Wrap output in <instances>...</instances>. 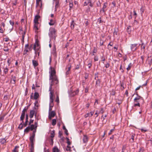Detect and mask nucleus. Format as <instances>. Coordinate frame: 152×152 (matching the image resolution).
<instances>
[{"instance_id":"nucleus-1","label":"nucleus","mask_w":152,"mask_h":152,"mask_svg":"<svg viewBox=\"0 0 152 152\" xmlns=\"http://www.w3.org/2000/svg\"><path fill=\"white\" fill-rule=\"evenodd\" d=\"M49 73L50 74V80H51L49 89V91L50 92V104L49 111L50 112L51 111L52 107L53 106V94L54 91L53 89L52 86L55 84H57L58 83V81L56 75V71L54 68H51V70L49 72Z\"/></svg>"},{"instance_id":"nucleus-2","label":"nucleus","mask_w":152,"mask_h":152,"mask_svg":"<svg viewBox=\"0 0 152 152\" xmlns=\"http://www.w3.org/2000/svg\"><path fill=\"white\" fill-rule=\"evenodd\" d=\"M137 44H131L130 45V49L133 52L136 50L138 49V48L137 47Z\"/></svg>"},{"instance_id":"nucleus-3","label":"nucleus","mask_w":152,"mask_h":152,"mask_svg":"<svg viewBox=\"0 0 152 152\" xmlns=\"http://www.w3.org/2000/svg\"><path fill=\"white\" fill-rule=\"evenodd\" d=\"M50 33H49L50 37H53L55 36L56 30L54 28H51L50 29Z\"/></svg>"},{"instance_id":"nucleus-4","label":"nucleus","mask_w":152,"mask_h":152,"mask_svg":"<svg viewBox=\"0 0 152 152\" xmlns=\"http://www.w3.org/2000/svg\"><path fill=\"white\" fill-rule=\"evenodd\" d=\"M26 31H23L22 30H20V34H21L22 35V42H24V40L25 37V35L26 34Z\"/></svg>"},{"instance_id":"nucleus-5","label":"nucleus","mask_w":152,"mask_h":152,"mask_svg":"<svg viewBox=\"0 0 152 152\" xmlns=\"http://www.w3.org/2000/svg\"><path fill=\"white\" fill-rule=\"evenodd\" d=\"M107 2H105L104 3L103 7L102 9L100 10V12H101L102 11L103 12H104L106 11V10H105V9L107 7Z\"/></svg>"},{"instance_id":"nucleus-6","label":"nucleus","mask_w":152,"mask_h":152,"mask_svg":"<svg viewBox=\"0 0 152 152\" xmlns=\"http://www.w3.org/2000/svg\"><path fill=\"white\" fill-rule=\"evenodd\" d=\"M56 113L54 111H52L49 113V118L51 119L55 115Z\"/></svg>"},{"instance_id":"nucleus-7","label":"nucleus","mask_w":152,"mask_h":152,"mask_svg":"<svg viewBox=\"0 0 152 152\" xmlns=\"http://www.w3.org/2000/svg\"><path fill=\"white\" fill-rule=\"evenodd\" d=\"M40 16L39 15H36L35 16L34 19V23H38V20L40 18Z\"/></svg>"},{"instance_id":"nucleus-8","label":"nucleus","mask_w":152,"mask_h":152,"mask_svg":"<svg viewBox=\"0 0 152 152\" xmlns=\"http://www.w3.org/2000/svg\"><path fill=\"white\" fill-rule=\"evenodd\" d=\"M16 77L15 76L12 75L11 78V83L13 84H15L16 80Z\"/></svg>"},{"instance_id":"nucleus-9","label":"nucleus","mask_w":152,"mask_h":152,"mask_svg":"<svg viewBox=\"0 0 152 152\" xmlns=\"http://www.w3.org/2000/svg\"><path fill=\"white\" fill-rule=\"evenodd\" d=\"M34 29L35 30L36 32H37V31L38 30V25L39 24V23H34Z\"/></svg>"},{"instance_id":"nucleus-10","label":"nucleus","mask_w":152,"mask_h":152,"mask_svg":"<svg viewBox=\"0 0 152 152\" xmlns=\"http://www.w3.org/2000/svg\"><path fill=\"white\" fill-rule=\"evenodd\" d=\"M59 7V1L58 0H56V5L55 6V11H56L57 8Z\"/></svg>"},{"instance_id":"nucleus-11","label":"nucleus","mask_w":152,"mask_h":152,"mask_svg":"<svg viewBox=\"0 0 152 152\" xmlns=\"http://www.w3.org/2000/svg\"><path fill=\"white\" fill-rule=\"evenodd\" d=\"M7 142L5 138H1L0 139V142L2 144L6 143Z\"/></svg>"},{"instance_id":"nucleus-12","label":"nucleus","mask_w":152,"mask_h":152,"mask_svg":"<svg viewBox=\"0 0 152 152\" xmlns=\"http://www.w3.org/2000/svg\"><path fill=\"white\" fill-rule=\"evenodd\" d=\"M83 140L84 143H86L88 141V137L86 135H84Z\"/></svg>"},{"instance_id":"nucleus-13","label":"nucleus","mask_w":152,"mask_h":152,"mask_svg":"<svg viewBox=\"0 0 152 152\" xmlns=\"http://www.w3.org/2000/svg\"><path fill=\"white\" fill-rule=\"evenodd\" d=\"M136 94L137 95V96L134 98V100H137L139 101V100L140 99L143 100V98L142 97H141L140 96L138 95V94L137 93Z\"/></svg>"},{"instance_id":"nucleus-14","label":"nucleus","mask_w":152,"mask_h":152,"mask_svg":"<svg viewBox=\"0 0 152 152\" xmlns=\"http://www.w3.org/2000/svg\"><path fill=\"white\" fill-rule=\"evenodd\" d=\"M28 116L27 115H26V122L25 123H23V126L25 127H26L27 126L28 123Z\"/></svg>"},{"instance_id":"nucleus-15","label":"nucleus","mask_w":152,"mask_h":152,"mask_svg":"<svg viewBox=\"0 0 152 152\" xmlns=\"http://www.w3.org/2000/svg\"><path fill=\"white\" fill-rule=\"evenodd\" d=\"M32 64L34 66V67L37 66L38 65V62L36 60H32Z\"/></svg>"},{"instance_id":"nucleus-16","label":"nucleus","mask_w":152,"mask_h":152,"mask_svg":"<svg viewBox=\"0 0 152 152\" xmlns=\"http://www.w3.org/2000/svg\"><path fill=\"white\" fill-rule=\"evenodd\" d=\"M79 92V90L78 89H77L76 91H74L73 92L71 93L72 94V96H74L75 95H76Z\"/></svg>"},{"instance_id":"nucleus-17","label":"nucleus","mask_w":152,"mask_h":152,"mask_svg":"<svg viewBox=\"0 0 152 152\" xmlns=\"http://www.w3.org/2000/svg\"><path fill=\"white\" fill-rule=\"evenodd\" d=\"M34 111L33 110H31L30 111V118H32L34 115Z\"/></svg>"},{"instance_id":"nucleus-18","label":"nucleus","mask_w":152,"mask_h":152,"mask_svg":"<svg viewBox=\"0 0 152 152\" xmlns=\"http://www.w3.org/2000/svg\"><path fill=\"white\" fill-rule=\"evenodd\" d=\"M29 45L28 44H26L25 46V48L24 49V51H26V52H27L29 50Z\"/></svg>"},{"instance_id":"nucleus-19","label":"nucleus","mask_w":152,"mask_h":152,"mask_svg":"<svg viewBox=\"0 0 152 152\" xmlns=\"http://www.w3.org/2000/svg\"><path fill=\"white\" fill-rule=\"evenodd\" d=\"M35 138L30 137V141L31 144H34V142L35 140Z\"/></svg>"},{"instance_id":"nucleus-20","label":"nucleus","mask_w":152,"mask_h":152,"mask_svg":"<svg viewBox=\"0 0 152 152\" xmlns=\"http://www.w3.org/2000/svg\"><path fill=\"white\" fill-rule=\"evenodd\" d=\"M39 96V94L37 92H35L34 94V98L35 99H37Z\"/></svg>"},{"instance_id":"nucleus-21","label":"nucleus","mask_w":152,"mask_h":152,"mask_svg":"<svg viewBox=\"0 0 152 152\" xmlns=\"http://www.w3.org/2000/svg\"><path fill=\"white\" fill-rule=\"evenodd\" d=\"M37 128V126H35V130H34V131H33V133H32V135L31 137L35 138V133L36 132Z\"/></svg>"},{"instance_id":"nucleus-22","label":"nucleus","mask_w":152,"mask_h":152,"mask_svg":"<svg viewBox=\"0 0 152 152\" xmlns=\"http://www.w3.org/2000/svg\"><path fill=\"white\" fill-rule=\"evenodd\" d=\"M55 23V22L54 20L51 19L50 20V22L49 23V24L50 26H53L54 25Z\"/></svg>"},{"instance_id":"nucleus-23","label":"nucleus","mask_w":152,"mask_h":152,"mask_svg":"<svg viewBox=\"0 0 152 152\" xmlns=\"http://www.w3.org/2000/svg\"><path fill=\"white\" fill-rule=\"evenodd\" d=\"M19 148L18 146H16L15 147L14 149L13 150V152H18V148Z\"/></svg>"},{"instance_id":"nucleus-24","label":"nucleus","mask_w":152,"mask_h":152,"mask_svg":"<svg viewBox=\"0 0 152 152\" xmlns=\"http://www.w3.org/2000/svg\"><path fill=\"white\" fill-rule=\"evenodd\" d=\"M34 144H31L30 152H34Z\"/></svg>"},{"instance_id":"nucleus-25","label":"nucleus","mask_w":152,"mask_h":152,"mask_svg":"<svg viewBox=\"0 0 152 152\" xmlns=\"http://www.w3.org/2000/svg\"><path fill=\"white\" fill-rule=\"evenodd\" d=\"M91 0H86L84 2V6H86L90 2Z\"/></svg>"},{"instance_id":"nucleus-26","label":"nucleus","mask_w":152,"mask_h":152,"mask_svg":"<svg viewBox=\"0 0 152 152\" xmlns=\"http://www.w3.org/2000/svg\"><path fill=\"white\" fill-rule=\"evenodd\" d=\"M53 152H59V151L57 147H54L53 148Z\"/></svg>"},{"instance_id":"nucleus-27","label":"nucleus","mask_w":152,"mask_h":152,"mask_svg":"<svg viewBox=\"0 0 152 152\" xmlns=\"http://www.w3.org/2000/svg\"><path fill=\"white\" fill-rule=\"evenodd\" d=\"M74 21L73 20H72L71 24L70 27L72 29H73L74 28V25L75 23H74Z\"/></svg>"},{"instance_id":"nucleus-28","label":"nucleus","mask_w":152,"mask_h":152,"mask_svg":"<svg viewBox=\"0 0 152 152\" xmlns=\"http://www.w3.org/2000/svg\"><path fill=\"white\" fill-rule=\"evenodd\" d=\"M30 130V127L28 126L24 130V132L25 133H28Z\"/></svg>"},{"instance_id":"nucleus-29","label":"nucleus","mask_w":152,"mask_h":152,"mask_svg":"<svg viewBox=\"0 0 152 152\" xmlns=\"http://www.w3.org/2000/svg\"><path fill=\"white\" fill-rule=\"evenodd\" d=\"M18 0H14V1H12V6H16L18 3L17 2Z\"/></svg>"},{"instance_id":"nucleus-30","label":"nucleus","mask_w":152,"mask_h":152,"mask_svg":"<svg viewBox=\"0 0 152 152\" xmlns=\"http://www.w3.org/2000/svg\"><path fill=\"white\" fill-rule=\"evenodd\" d=\"M145 48V45L144 43L142 42L141 44V49L142 50L143 49V50H144Z\"/></svg>"},{"instance_id":"nucleus-31","label":"nucleus","mask_w":152,"mask_h":152,"mask_svg":"<svg viewBox=\"0 0 152 152\" xmlns=\"http://www.w3.org/2000/svg\"><path fill=\"white\" fill-rule=\"evenodd\" d=\"M132 66V64L131 63H130L128 65V67L126 68V69L128 71H129L130 70Z\"/></svg>"},{"instance_id":"nucleus-32","label":"nucleus","mask_w":152,"mask_h":152,"mask_svg":"<svg viewBox=\"0 0 152 152\" xmlns=\"http://www.w3.org/2000/svg\"><path fill=\"white\" fill-rule=\"evenodd\" d=\"M50 137L53 138L54 137V135H55V132L54 131H53L51 132L50 133Z\"/></svg>"},{"instance_id":"nucleus-33","label":"nucleus","mask_w":152,"mask_h":152,"mask_svg":"<svg viewBox=\"0 0 152 152\" xmlns=\"http://www.w3.org/2000/svg\"><path fill=\"white\" fill-rule=\"evenodd\" d=\"M135 134H134L132 135L131 136V138L130 139V140L131 142H133L134 141V137Z\"/></svg>"},{"instance_id":"nucleus-34","label":"nucleus","mask_w":152,"mask_h":152,"mask_svg":"<svg viewBox=\"0 0 152 152\" xmlns=\"http://www.w3.org/2000/svg\"><path fill=\"white\" fill-rule=\"evenodd\" d=\"M56 121L55 119H53L52 120V124L53 126H54L56 124Z\"/></svg>"},{"instance_id":"nucleus-35","label":"nucleus","mask_w":152,"mask_h":152,"mask_svg":"<svg viewBox=\"0 0 152 152\" xmlns=\"http://www.w3.org/2000/svg\"><path fill=\"white\" fill-rule=\"evenodd\" d=\"M144 7L143 6H142L141 8L140 9V11L141 12V15H142L144 12Z\"/></svg>"},{"instance_id":"nucleus-36","label":"nucleus","mask_w":152,"mask_h":152,"mask_svg":"<svg viewBox=\"0 0 152 152\" xmlns=\"http://www.w3.org/2000/svg\"><path fill=\"white\" fill-rule=\"evenodd\" d=\"M8 69L7 67L4 68V72L5 74H6L8 72Z\"/></svg>"},{"instance_id":"nucleus-37","label":"nucleus","mask_w":152,"mask_h":152,"mask_svg":"<svg viewBox=\"0 0 152 152\" xmlns=\"http://www.w3.org/2000/svg\"><path fill=\"white\" fill-rule=\"evenodd\" d=\"M35 126L34 125H31L30 127V129L31 130H33L34 129L35 130Z\"/></svg>"},{"instance_id":"nucleus-38","label":"nucleus","mask_w":152,"mask_h":152,"mask_svg":"<svg viewBox=\"0 0 152 152\" xmlns=\"http://www.w3.org/2000/svg\"><path fill=\"white\" fill-rule=\"evenodd\" d=\"M71 147H70L69 145H67L66 147V150L67 151H71Z\"/></svg>"},{"instance_id":"nucleus-39","label":"nucleus","mask_w":152,"mask_h":152,"mask_svg":"<svg viewBox=\"0 0 152 152\" xmlns=\"http://www.w3.org/2000/svg\"><path fill=\"white\" fill-rule=\"evenodd\" d=\"M136 106H138L139 107H140V104L139 102H138L137 103H134V106L135 107Z\"/></svg>"},{"instance_id":"nucleus-40","label":"nucleus","mask_w":152,"mask_h":152,"mask_svg":"<svg viewBox=\"0 0 152 152\" xmlns=\"http://www.w3.org/2000/svg\"><path fill=\"white\" fill-rule=\"evenodd\" d=\"M100 83V81L99 79L97 80L96 81V85H97V86L98 85L99 86V84Z\"/></svg>"},{"instance_id":"nucleus-41","label":"nucleus","mask_w":152,"mask_h":152,"mask_svg":"<svg viewBox=\"0 0 152 152\" xmlns=\"http://www.w3.org/2000/svg\"><path fill=\"white\" fill-rule=\"evenodd\" d=\"M5 115L0 116V123L2 122L4 119Z\"/></svg>"},{"instance_id":"nucleus-42","label":"nucleus","mask_w":152,"mask_h":152,"mask_svg":"<svg viewBox=\"0 0 152 152\" xmlns=\"http://www.w3.org/2000/svg\"><path fill=\"white\" fill-rule=\"evenodd\" d=\"M29 106H28L27 107H25L24 108V109H23L22 111L24 112H25L26 111L28 108Z\"/></svg>"},{"instance_id":"nucleus-43","label":"nucleus","mask_w":152,"mask_h":152,"mask_svg":"<svg viewBox=\"0 0 152 152\" xmlns=\"http://www.w3.org/2000/svg\"><path fill=\"white\" fill-rule=\"evenodd\" d=\"M131 28V26H129L127 27V30L129 34H130L131 32V30L130 29Z\"/></svg>"},{"instance_id":"nucleus-44","label":"nucleus","mask_w":152,"mask_h":152,"mask_svg":"<svg viewBox=\"0 0 152 152\" xmlns=\"http://www.w3.org/2000/svg\"><path fill=\"white\" fill-rule=\"evenodd\" d=\"M104 42L103 40H102V39H100L99 42V44L100 46L103 45Z\"/></svg>"},{"instance_id":"nucleus-45","label":"nucleus","mask_w":152,"mask_h":152,"mask_svg":"<svg viewBox=\"0 0 152 152\" xmlns=\"http://www.w3.org/2000/svg\"><path fill=\"white\" fill-rule=\"evenodd\" d=\"M55 101L56 102H57L58 103H59V97L58 96V95H57L56 98L55 100Z\"/></svg>"},{"instance_id":"nucleus-46","label":"nucleus","mask_w":152,"mask_h":152,"mask_svg":"<svg viewBox=\"0 0 152 152\" xmlns=\"http://www.w3.org/2000/svg\"><path fill=\"white\" fill-rule=\"evenodd\" d=\"M23 125L22 123H21L19 126L18 127L20 128L21 129H22L23 128Z\"/></svg>"},{"instance_id":"nucleus-47","label":"nucleus","mask_w":152,"mask_h":152,"mask_svg":"<svg viewBox=\"0 0 152 152\" xmlns=\"http://www.w3.org/2000/svg\"><path fill=\"white\" fill-rule=\"evenodd\" d=\"M73 3L72 2H69V7L70 8H71L73 6Z\"/></svg>"},{"instance_id":"nucleus-48","label":"nucleus","mask_w":152,"mask_h":152,"mask_svg":"<svg viewBox=\"0 0 152 152\" xmlns=\"http://www.w3.org/2000/svg\"><path fill=\"white\" fill-rule=\"evenodd\" d=\"M24 117H25V116L21 115L20 118V120L21 121H22V123H23V120L24 118Z\"/></svg>"},{"instance_id":"nucleus-49","label":"nucleus","mask_w":152,"mask_h":152,"mask_svg":"<svg viewBox=\"0 0 152 152\" xmlns=\"http://www.w3.org/2000/svg\"><path fill=\"white\" fill-rule=\"evenodd\" d=\"M9 22H10V24L13 26L14 25V21L11 20H10Z\"/></svg>"},{"instance_id":"nucleus-50","label":"nucleus","mask_w":152,"mask_h":152,"mask_svg":"<svg viewBox=\"0 0 152 152\" xmlns=\"http://www.w3.org/2000/svg\"><path fill=\"white\" fill-rule=\"evenodd\" d=\"M114 128L113 129H111L110 130V132L108 134L109 135H110L112 134V132L114 131Z\"/></svg>"},{"instance_id":"nucleus-51","label":"nucleus","mask_w":152,"mask_h":152,"mask_svg":"<svg viewBox=\"0 0 152 152\" xmlns=\"http://www.w3.org/2000/svg\"><path fill=\"white\" fill-rule=\"evenodd\" d=\"M141 132H146L147 131V130L146 129H140Z\"/></svg>"},{"instance_id":"nucleus-52","label":"nucleus","mask_w":152,"mask_h":152,"mask_svg":"<svg viewBox=\"0 0 152 152\" xmlns=\"http://www.w3.org/2000/svg\"><path fill=\"white\" fill-rule=\"evenodd\" d=\"M133 12H134V15L135 16V18H136L137 16V14L136 13V11H135V10Z\"/></svg>"},{"instance_id":"nucleus-53","label":"nucleus","mask_w":152,"mask_h":152,"mask_svg":"<svg viewBox=\"0 0 152 152\" xmlns=\"http://www.w3.org/2000/svg\"><path fill=\"white\" fill-rule=\"evenodd\" d=\"M36 45H34V46L33 49L35 51V54H37V52L36 51Z\"/></svg>"},{"instance_id":"nucleus-54","label":"nucleus","mask_w":152,"mask_h":152,"mask_svg":"<svg viewBox=\"0 0 152 152\" xmlns=\"http://www.w3.org/2000/svg\"><path fill=\"white\" fill-rule=\"evenodd\" d=\"M117 34V32L115 30L113 32V35L115 36V35H116Z\"/></svg>"},{"instance_id":"nucleus-55","label":"nucleus","mask_w":152,"mask_h":152,"mask_svg":"<svg viewBox=\"0 0 152 152\" xmlns=\"http://www.w3.org/2000/svg\"><path fill=\"white\" fill-rule=\"evenodd\" d=\"M96 5L97 7H101V4L100 2L99 1L98 2L96 3Z\"/></svg>"},{"instance_id":"nucleus-56","label":"nucleus","mask_w":152,"mask_h":152,"mask_svg":"<svg viewBox=\"0 0 152 152\" xmlns=\"http://www.w3.org/2000/svg\"><path fill=\"white\" fill-rule=\"evenodd\" d=\"M112 4L113 5V7H115L116 4L115 1H113L112 2Z\"/></svg>"},{"instance_id":"nucleus-57","label":"nucleus","mask_w":152,"mask_h":152,"mask_svg":"<svg viewBox=\"0 0 152 152\" xmlns=\"http://www.w3.org/2000/svg\"><path fill=\"white\" fill-rule=\"evenodd\" d=\"M94 112H91L89 113H88L89 114V115H90V116L91 117L94 114Z\"/></svg>"},{"instance_id":"nucleus-58","label":"nucleus","mask_w":152,"mask_h":152,"mask_svg":"<svg viewBox=\"0 0 152 152\" xmlns=\"http://www.w3.org/2000/svg\"><path fill=\"white\" fill-rule=\"evenodd\" d=\"M96 50L95 49H94L92 53V55H95V53H96Z\"/></svg>"},{"instance_id":"nucleus-59","label":"nucleus","mask_w":152,"mask_h":152,"mask_svg":"<svg viewBox=\"0 0 152 152\" xmlns=\"http://www.w3.org/2000/svg\"><path fill=\"white\" fill-rule=\"evenodd\" d=\"M68 144V145L69 146V145H70L71 144V142L69 141V139L67 138V142Z\"/></svg>"},{"instance_id":"nucleus-60","label":"nucleus","mask_w":152,"mask_h":152,"mask_svg":"<svg viewBox=\"0 0 152 152\" xmlns=\"http://www.w3.org/2000/svg\"><path fill=\"white\" fill-rule=\"evenodd\" d=\"M107 115H105L104 116H103V115H102V118L103 119V120H104L105 119V118L106 117H107Z\"/></svg>"},{"instance_id":"nucleus-61","label":"nucleus","mask_w":152,"mask_h":152,"mask_svg":"<svg viewBox=\"0 0 152 152\" xmlns=\"http://www.w3.org/2000/svg\"><path fill=\"white\" fill-rule=\"evenodd\" d=\"M98 58L96 56H95L94 58V60L95 61H98Z\"/></svg>"},{"instance_id":"nucleus-62","label":"nucleus","mask_w":152,"mask_h":152,"mask_svg":"<svg viewBox=\"0 0 152 152\" xmlns=\"http://www.w3.org/2000/svg\"><path fill=\"white\" fill-rule=\"evenodd\" d=\"M88 116H90V115H89V114L88 113L86 114L84 116L85 118H87Z\"/></svg>"},{"instance_id":"nucleus-63","label":"nucleus","mask_w":152,"mask_h":152,"mask_svg":"<svg viewBox=\"0 0 152 152\" xmlns=\"http://www.w3.org/2000/svg\"><path fill=\"white\" fill-rule=\"evenodd\" d=\"M4 31V30L3 29L1 28H0V33H3Z\"/></svg>"},{"instance_id":"nucleus-64","label":"nucleus","mask_w":152,"mask_h":152,"mask_svg":"<svg viewBox=\"0 0 152 152\" xmlns=\"http://www.w3.org/2000/svg\"><path fill=\"white\" fill-rule=\"evenodd\" d=\"M110 66V64L109 63H107L105 65V67L106 68H108Z\"/></svg>"}]
</instances>
